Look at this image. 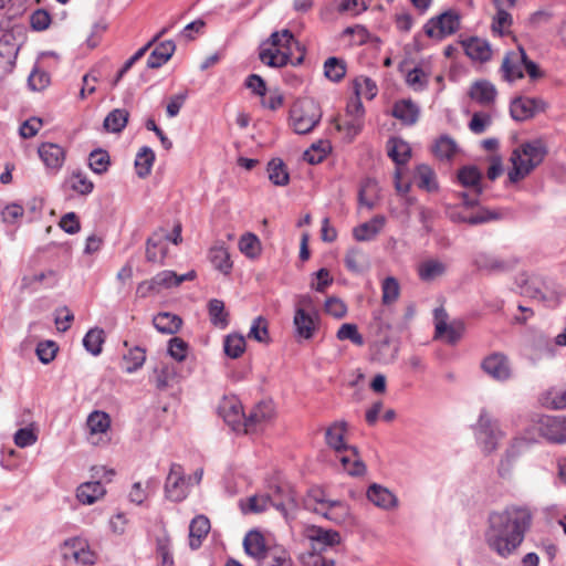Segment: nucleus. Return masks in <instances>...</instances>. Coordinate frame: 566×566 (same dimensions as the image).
I'll use <instances>...</instances> for the list:
<instances>
[{
	"instance_id": "nucleus-1",
	"label": "nucleus",
	"mask_w": 566,
	"mask_h": 566,
	"mask_svg": "<svg viewBox=\"0 0 566 566\" xmlns=\"http://www.w3.org/2000/svg\"><path fill=\"white\" fill-rule=\"evenodd\" d=\"M532 523L533 513L527 506L510 505L503 511H492L488 516L485 542L490 549L506 558L521 546Z\"/></svg>"
},
{
	"instance_id": "nucleus-2",
	"label": "nucleus",
	"mask_w": 566,
	"mask_h": 566,
	"mask_svg": "<svg viewBox=\"0 0 566 566\" xmlns=\"http://www.w3.org/2000/svg\"><path fill=\"white\" fill-rule=\"evenodd\" d=\"M547 149L541 139L523 143L511 155L512 168L509 180L513 184L524 179L534 168L543 163Z\"/></svg>"
},
{
	"instance_id": "nucleus-3",
	"label": "nucleus",
	"mask_w": 566,
	"mask_h": 566,
	"mask_svg": "<svg viewBox=\"0 0 566 566\" xmlns=\"http://www.w3.org/2000/svg\"><path fill=\"white\" fill-rule=\"evenodd\" d=\"M524 71L531 81H537L544 76L539 65L528 57L522 45H518L517 51H510L504 55L500 72L505 82L513 83L524 77Z\"/></svg>"
},
{
	"instance_id": "nucleus-4",
	"label": "nucleus",
	"mask_w": 566,
	"mask_h": 566,
	"mask_svg": "<svg viewBox=\"0 0 566 566\" xmlns=\"http://www.w3.org/2000/svg\"><path fill=\"white\" fill-rule=\"evenodd\" d=\"M321 118V107L312 97L297 99L290 111L291 125L298 135H305L312 132L319 123Z\"/></svg>"
},
{
	"instance_id": "nucleus-5",
	"label": "nucleus",
	"mask_w": 566,
	"mask_h": 566,
	"mask_svg": "<svg viewBox=\"0 0 566 566\" xmlns=\"http://www.w3.org/2000/svg\"><path fill=\"white\" fill-rule=\"evenodd\" d=\"M527 346L533 359L553 358L558 347L566 346V327L554 338L541 331H532L527 336Z\"/></svg>"
},
{
	"instance_id": "nucleus-6",
	"label": "nucleus",
	"mask_w": 566,
	"mask_h": 566,
	"mask_svg": "<svg viewBox=\"0 0 566 566\" xmlns=\"http://www.w3.org/2000/svg\"><path fill=\"white\" fill-rule=\"evenodd\" d=\"M460 14L449 9L427 21L423 25V32L428 38L443 40L446 36L454 34L460 29Z\"/></svg>"
},
{
	"instance_id": "nucleus-7",
	"label": "nucleus",
	"mask_w": 566,
	"mask_h": 566,
	"mask_svg": "<svg viewBox=\"0 0 566 566\" xmlns=\"http://www.w3.org/2000/svg\"><path fill=\"white\" fill-rule=\"evenodd\" d=\"M270 505L279 511L285 520L294 518L300 509L296 491L289 483H281L272 488L269 493Z\"/></svg>"
},
{
	"instance_id": "nucleus-8",
	"label": "nucleus",
	"mask_w": 566,
	"mask_h": 566,
	"mask_svg": "<svg viewBox=\"0 0 566 566\" xmlns=\"http://www.w3.org/2000/svg\"><path fill=\"white\" fill-rule=\"evenodd\" d=\"M515 284L521 295L531 298H539L549 307L557 306L562 303L560 295L555 292L547 294L542 289L541 281L535 276H530L526 273H522L516 276Z\"/></svg>"
},
{
	"instance_id": "nucleus-9",
	"label": "nucleus",
	"mask_w": 566,
	"mask_h": 566,
	"mask_svg": "<svg viewBox=\"0 0 566 566\" xmlns=\"http://www.w3.org/2000/svg\"><path fill=\"white\" fill-rule=\"evenodd\" d=\"M476 439L481 443L483 451L491 453L497 448L503 432L499 429L497 422L493 420L485 409L480 411L479 420L475 427Z\"/></svg>"
},
{
	"instance_id": "nucleus-10",
	"label": "nucleus",
	"mask_w": 566,
	"mask_h": 566,
	"mask_svg": "<svg viewBox=\"0 0 566 566\" xmlns=\"http://www.w3.org/2000/svg\"><path fill=\"white\" fill-rule=\"evenodd\" d=\"M62 556L65 560L73 559L76 564L83 566H93L96 563V555L91 551L86 539L82 537H71L64 541Z\"/></svg>"
},
{
	"instance_id": "nucleus-11",
	"label": "nucleus",
	"mask_w": 566,
	"mask_h": 566,
	"mask_svg": "<svg viewBox=\"0 0 566 566\" xmlns=\"http://www.w3.org/2000/svg\"><path fill=\"white\" fill-rule=\"evenodd\" d=\"M545 106L542 98L516 96L510 103V115L516 122H525L544 112Z\"/></svg>"
},
{
	"instance_id": "nucleus-12",
	"label": "nucleus",
	"mask_w": 566,
	"mask_h": 566,
	"mask_svg": "<svg viewBox=\"0 0 566 566\" xmlns=\"http://www.w3.org/2000/svg\"><path fill=\"white\" fill-rule=\"evenodd\" d=\"M538 430L548 441L564 443L566 441V417L565 416H542Z\"/></svg>"
},
{
	"instance_id": "nucleus-13",
	"label": "nucleus",
	"mask_w": 566,
	"mask_h": 566,
	"mask_svg": "<svg viewBox=\"0 0 566 566\" xmlns=\"http://www.w3.org/2000/svg\"><path fill=\"white\" fill-rule=\"evenodd\" d=\"M20 46L15 43L12 33H4L0 38V77L3 78L13 72Z\"/></svg>"
},
{
	"instance_id": "nucleus-14",
	"label": "nucleus",
	"mask_w": 566,
	"mask_h": 566,
	"mask_svg": "<svg viewBox=\"0 0 566 566\" xmlns=\"http://www.w3.org/2000/svg\"><path fill=\"white\" fill-rule=\"evenodd\" d=\"M473 264L480 271H485L490 274L509 272L517 264V259L512 258L509 260L500 259L495 255L480 252L473 258Z\"/></svg>"
},
{
	"instance_id": "nucleus-15",
	"label": "nucleus",
	"mask_w": 566,
	"mask_h": 566,
	"mask_svg": "<svg viewBox=\"0 0 566 566\" xmlns=\"http://www.w3.org/2000/svg\"><path fill=\"white\" fill-rule=\"evenodd\" d=\"M165 494L168 500L174 502H180L186 499V483L184 470L180 464L172 463L170 465V471L165 483Z\"/></svg>"
},
{
	"instance_id": "nucleus-16",
	"label": "nucleus",
	"mask_w": 566,
	"mask_h": 566,
	"mask_svg": "<svg viewBox=\"0 0 566 566\" xmlns=\"http://www.w3.org/2000/svg\"><path fill=\"white\" fill-rule=\"evenodd\" d=\"M440 315L443 316V318H447V313L443 308H436V337L444 336L448 344H457L463 335L464 324L462 322L448 324L444 319H440Z\"/></svg>"
},
{
	"instance_id": "nucleus-17",
	"label": "nucleus",
	"mask_w": 566,
	"mask_h": 566,
	"mask_svg": "<svg viewBox=\"0 0 566 566\" xmlns=\"http://www.w3.org/2000/svg\"><path fill=\"white\" fill-rule=\"evenodd\" d=\"M447 216L453 223H468L470 226L483 224L500 218L497 212L486 208H481L475 213H467L462 210L451 209L447 212Z\"/></svg>"
},
{
	"instance_id": "nucleus-18",
	"label": "nucleus",
	"mask_w": 566,
	"mask_h": 566,
	"mask_svg": "<svg viewBox=\"0 0 566 566\" xmlns=\"http://www.w3.org/2000/svg\"><path fill=\"white\" fill-rule=\"evenodd\" d=\"M292 50H283L269 45L260 44L258 48L259 60L266 66L272 69H281L291 62Z\"/></svg>"
},
{
	"instance_id": "nucleus-19",
	"label": "nucleus",
	"mask_w": 566,
	"mask_h": 566,
	"mask_svg": "<svg viewBox=\"0 0 566 566\" xmlns=\"http://www.w3.org/2000/svg\"><path fill=\"white\" fill-rule=\"evenodd\" d=\"M38 154L45 167L57 172L65 161V150L62 146L53 143H42L38 148Z\"/></svg>"
},
{
	"instance_id": "nucleus-20",
	"label": "nucleus",
	"mask_w": 566,
	"mask_h": 566,
	"mask_svg": "<svg viewBox=\"0 0 566 566\" xmlns=\"http://www.w3.org/2000/svg\"><path fill=\"white\" fill-rule=\"evenodd\" d=\"M243 547L244 552L258 563L272 552V547L266 545L264 536L258 530L248 532L243 539Z\"/></svg>"
},
{
	"instance_id": "nucleus-21",
	"label": "nucleus",
	"mask_w": 566,
	"mask_h": 566,
	"mask_svg": "<svg viewBox=\"0 0 566 566\" xmlns=\"http://www.w3.org/2000/svg\"><path fill=\"white\" fill-rule=\"evenodd\" d=\"M347 423L345 421L334 422L327 428L325 433L326 443L333 448L338 454L349 451L357 454V447L349 446L344 442V432L346 431Z\"/></svg>"
},
{
	"instance_id": "nucleus-22",
	"label": "nucleus",
	"mask_w": 566,
	"mask_h": 566,
	"mask_svg": "<svg viewBox=\"0 0 566 566\" xmlns=\"http://www.w3.org/2000/svg\"><path fill=\"white\" fill-rule=\"evenodd\" d=\"M274 409L271 401H261L254 406L244 418L243 427L245 432L255 431L259 426L269 421L273 416Z\"/></svg>"
},
{
	"instance_id": "nucleus-23",
	"label": "nucleus",
	"mask_w": 566,
	"mask_h": 566,
	"mask_svg": "<svg viewBox=\"0 0 566 566\" xmlns=\"http://www.w3.org/2000/svg\"><path fill=\"white\" fill-rule=\"evenodd\" d=\"M398 352V343L392 342L389 336H385L371 346V358L382 364H391L396 360Z\"/></svg>"
},
{
	"instance_id": "nucleus-24",
	"label": "nucleus",
	"mask_w": 566,
	"mask_h": 566,
	"mask_svg": "<svg viewBox=\"0 0 566 566\" xmlns=\"http://www.w3.org/2000/svg\"><path fill=\"white\" fill-rule=\"evenodd\" d=\"M483 370L496 380H506L511 376L507 358L502 354H493L482 361Z\"/></svg>"
},
{
	"instance_id": "nucleus-25",
	"label": "nucleus",
	"mask_w": 566,
	"mask_h": 566,
	"mask_svg": "<svg viewBox=\"0 0 566 566\" xmlns=\"http://www.w3.org/2000/svg\"><path fill=\"white\" fill-rule=\"evenodd\" d=\"M366 495L374 505L384 510H391L398 505L397 496L387 488L377 483L369 485Z\"/></svg>"
},
{
	"instance_id": "nucleus-26",
	"label": "nucleus",
	"mask_w": 566,
	"mask_h": 566,
	"mask_svg": "<svg viewBox=\"0 0 566 566\" xmlns=\"http://www.w3.org/2000/svg\"><path fill=\"white\" fill-rule=\"evenodd\" d=\"M469 96L478 104L489 106L495 102L497 91L490 81L479 80L471 85Z\"/></svg>"
},
{
	"instance_id": "nucleus-27",
	"label": "nucleus",
	"mask_w": 566,
	"mask_h": 566,
	"mask_svg": "<svg viewBox=\"0 0 566 566\" xmlns=\"http://www.w3.org/2000/svg\"><path fill=\"white\" fill-rule=\"evenodd\" d=\"M386 223L384 216H374L369 221L364 222L353 229V237L356 241L368 242L374 240Z\"/></svg>"
},
{
	"instance_id": "nucleus-28",
	"label": "nucleus",
	"mask_w": 566,
	"mask_h": 566,
	"mask_svg": "<svg viewBox=\"0 0 566 566\" xmlns=\"http://www.w3.org/2000/svg\"><path fill=\"white\" fill-rule=\"evenodd\" d=\"M391 115L403 125L412 126L419 119L420 108L411 99H400L394 104Z\"/></svg>"
},
{
	"instance_id": "nucleus-29",
	"label": "nucleus",
	"mask_w": 566,
	"mask_h": 566,
	"mask_svg": "<svg viewBox=\"0 0 566 566\" xmlns=\"http://www.w3.org/2000/svg\"><path fill=\"white\" fill-rule=\"evenodd\" d=\"M462 46L465 54L472 60L486 62L491 59L492 51L490 43L486 40L478 36H471L468 40L462 41Z\"/></svg>"
},
{
	"instance_id": "nucleus-30",
	"label": "nucleus",
	"mask_w": 566,
	"mask_h": 566,
	"mask_svg": "<svg viewBox=\"0 0 566 566\" xmlns=\"http://www.w3.org/2000/svg\"><path fill=\"white\" fill-rule=\"evenodd\" d=\"M458 180L464 188H473L475 195L483 193L482 178L483 175L474 165L463 166L458 170Z\"/></svg>"
},
{
	"instance_id": "nucleus-31",
	"label": "nucleus",
	"mask_w": 566,
	"mask_h": 566,
	"mask_svg": "<svg viewBox=\"0 0 566 566\" xmlns=\"http://www.w3.org/2000/svg\"><path fill=\"white\" fill-rule=\"evenodd\" d=\"M219 415L223 420L237 430L240 426H243L245 413L241 403L237 400H227L219 406Z\"/></svg>"
},
{
	"instance_id": "nucleus-32",
	"label": "nucleus",
	"mask_w": 566,
	"mask_h": 566,
	"mask_svg": "<svg viewBox=\"0 0 566 566\" xmlns=\"http://www.w3.org/2000/svg\"><path fill=\"white\" fill-rule=\"evenodd\" d=\"M210 531V521L205 515H197L189 525V546L191 549H198L202 539Z\"/></svg>"
},
{
	"instance_id": "nucleus-33",
	"label": "nucleus",
	"mask_w": 566,
	"mask_h": 566,
	"mask_svg": "<svg viewBox=\"0 0 566 566\" xmlns=\"http://www.w3.org/2000/svg\"><path fill=\"white\" fill-rule=\"evenodd\" d=\"M176 50V44L172 40H166L158 43L147 59V66L149 69H158L167 63Z\"/></svg>"
},
{
	"instance_id": "nucleus-34",
	"label": "nucleus",
	"mask_w": 566,
	"mask_h": 566,
	"mask_svg": "<svg viewBox=\"0 0 566 566\" xmlns=\"http://www.w3.org/2000/svg\"><path fill=\"white\" fill-rule=\"evenodd\" d=\"M106 490L101 480L82 483L76 491V497L82 504L91 505L105 494Z\"/></svg>"
},
{
	"instance_id": "nucleus-35",
	"label": "nucleus",
	"mask_w": 566,
	"mask_h": 566,
	"mask_svg": "<svg viewBox=\"0 0 566 566\" xmlns=\"http://www.w3.org/2000/svg\"><path fill=\"white\" fill-rule=\"evenodd\" d=\"M448 265L438 259H428L418 266V276L422 282H432L446 275Z\"/></svg>"
},
{
	"instance_id": "nucleus-36",
	"label": "nucleus",
	"mask_w": 566,
	"mask_h": 566,
	"mask_svg": "<svg viewBox=\"0 0 566 566\" xmlns=\"http://www.w3.org/2000/svg\"><path fill=\"white\" fill-rule=\"evenodd\" d=\"M387 154L397 166H401L407 164L410 159L411 148L409 144L401 138L392 137L387 143Z\"/></svg>"
},
{
	"instance_id": "nucleus-37",
	"label": "nucleus",
	"mask_w": 566,
	"mask_h": 566,
	"mask_svg": "<svg viewBox=\"0 0 566 566\" xmlns=\"http://www.w3.org/2000/svg\"><path fill=\"white\" fill-rule=\"evenodd\" d=\"M154 327L161 334L172 335L176 334L181 325L182 319L180 316L169 313H158L153 319Z\"/></svg>"
},
{
	"instance_id": "nucleus-38",
	"label": "nucleus",
	"mask_w": 566,
	"mask_h": 566,
	"mask_svg": "<svg viewBox=\"0 0 566 566\" xmlns=\"http://www.w3.org/2000/svg\"><path fill=\"white\" fill-rule=\"evenodd\" d=\"M294 326L300 337L304 339H311L314 336V317L302 307H297L295 310Z\"/></svg>"
},
{
	"instance_id": "nucleus-39",
	"label": "nucleus",
	"mask_w": 566,
	"mask_h": 566,
	"mask_svg": "<svg viewBox=\"0 0 566 566\" xmlns=\"http://www.w3.org/2000/svg\"><path fill=\"white\" fill-rule=\"evenodd\" d=\"M165 241L164 230L160 229L150 235L146 241V260L148 262H157L165 258L166 248L163 245Z\"/></svg>"
},
{
	"instance_id": "nucleus-40",
	"label": "nucleus",
	"mask_w": 566,
	"mask_h": 566,
	"mask_svg": "<svg viewBox=\"0 0 566 566\" xmlns=\"http://www.w3.org/2000/svg\"><path fill=\"white\" fill-rule=\"evenodd\" d=\"M326 511H319L321 514L326 520L334 522L335 524L345 523L350 515L349 506L343 501L332 500L327 502Z\"/></svg>"
},
{
	"instance_id": "nucleus-41",
	"label": "nucleus",
	"mask_w": 566,
	"mask_h": 566,
	"mask_svg": "<svg viewBox=\"0 0 566 566\" xmlns=\"http://www.w3.org/2000/svg\"><path fill=\"white\" fill-rule=\"evenodd\" d=\"M209 260L216 270L226 275L230 274L233 268L230 253L224 245L212 247L209 251Z\"/></svg>"
},
{
	"instance_id": "nucleus-42",
	"label": "nucleus",
	"mask_w": 566,
	"mask_h": 566,
	"mask_svg": "<svg viewBox=\"0 0 566 566\" xmlns=\"http://www.w3.org/2000/svg\"><path fill=\"white\" fill-rule=\"evenodd\" d=\"M431 151L440 160H451L458 153V145L449 135H441L432 145Z\"/></svg>"
},
{
	"instance_id": "nucleus-43",
	"label": "nucleus",
	"mask_w": 566,
	"mask_h": 566,
	"mask_svg": "<svg viewBox=\"0 0 566 566\" xmlns=\"http://www.w3.org/2000/svg\"><path fill=\"white\" fill-rule=\"evenodd\" d=\"M155 161V153L148 147L144 146L139 149L135 158V169L139 178H146L150 171Z\"/></svg>"
},
{
	"instance_id": "nucleus-44",
	"label": "nucleus",
	"mask_w": 566,
	"mask_h": 566,
	"mask_svg": "<svg viewBox=\"0 0 566 566\" xmlns=\"http://www.w3.org/2000/svg\"><path fill=\"white\" fill-rule=\"evenodd\" d=\"M208 313L213 326L226 328L229 325V313L221 300L212 298L208 303Z\"/></svg>"
},
{
	"instance_id": "nucleus-45",
	"label": "nucleus",
	"mask_w": 566,
	"mask_h": 566,
	"mask_svg": "<svg viewBox=\"0 0 566 566\" xmlns=\"http://www.w3.org/2000/svg\"><path fill=\"white\" fill-rule=\"evenodd\" d=\"M128 117V111L124 108H115L107 114L103 126L107 132L120 133L126 127Z\"/></svg>"
},
{
	"instance_id": "nucleus-46",
	"label": "nucleus",
	"mask_w": 566,
	"mask_h": 566,
	"mask_svg": "<svg viewBox=\"0 0 566 566\" xmlns=\"http://www.w3.org/2000/svg\"><path fill=\"white\" fill-rule=\"evenodd\" d=\"M104 342L105 332L98 327L88 329L83 337L84 348L93 356H98L102 353Z\"/></svg>"
},
{
	"instance_id": "nucleus-47",
	"label": "nucleus",
	"mask_w": 566,
	"mask_h": 566,
	"mask_svg": "<svg viewBox=\"0 0 566 566\" xmlns=\"http://www.w3.org/2000/svg\"><path fill=\"white\" fill-rule=\"evenodd\" d=\"M269 179L275 186H286L290 181V175L286 166L281 158H273L268 164Z\"/></svg>"
},
{
	"instance_id": "nucleus-48",
	"label": "nucleus",
	"mask_w": 566,
	"mask_h": 566,
	"mask_svg": "<svg viewBox=\"0 0 566 566\" xmlns=\"http://www.w3.org/2000/svg\"><path fill=\"white\" fill-rule=\"evenodd\" d=\"M111 166V157L103 148L93 149L88 155V167L96 175L105 174Z\"/></svg>"
},
{
	"instance_id": "nucleus-49",
	"label": "nucleus",
	"mask_w": 566,
	"mask_h": 566,
	"mask_svg": "<svg viewBox=\"0 0 566 566\" xmlns=\"http://www.w3.org/2000/svg\"><path fill=\"white\" fill-rule=\"evenodd\" d=\"M239 250L248 259L254 260L261 253V242L256 234L252 232L244 233L239 240Z\"/></svg>"
},
{
	"instance_id": "nucleus-50",
	"label": "nucleus",
	"mask_w": 566,
	"mask_h": 566,
	"mask_svg": "<svg viewBox=\"0 0 566 566\" xmlns=\"http://www.w3.org/2000/svg\"><path fill=\"white\" fill-rule=\"evenodd\" d=\"M324 75L332 82L338 83L346 75V64L340 57L331 56L324 62Z\"/></svg>"
},
{
	"instance_id": "nucleus-51",
	"label": "nucleus",
	"mask_w": 566,
	"mask_h": 566,
	"mask_svg": "<svg viewBox=\"0 0 566 566\" xmlns=\"http://www.w3.org/2000/svg\"><path fill=\"white\" fill-rule=\"evenodd\" d=\"M293 42L296 43V40L292 31H290L289 29H283L281 31L272 32L270 36L262 41L260 44L280 48L283 50H292Z\"/></svg>"
},
{
	"instance_id": "nucleus-52",
	"label": "nucleus",
	"mask_w": 566,
	"mask_h": 566,
	"mask_svg": "<svg viewBox=\"0 0 566 566\" xmlns=\"http://www.w3.org/2000/svg\"><path fill=\"white\" fill-rule=\"evenodd\" d=\"M259 566H293L290 553L280 546L272 547V552L269 553L263 559L258 563Z\"/></svg>"
},
{
	"instance_id": "nucleus-53",
	"label": "nucleus",
	"mask_w": 566,
	"mask_h": 566,
	"mask_svg": "<svg viewBox=\"0 0 566 566\" xmlns=\"http://www.w3.org/2000/svg\"><path fill=\"white\" fill-rule=\"evenodd\" d=\"M66 184L78 195L87 196L94 189V184L82 171H73L67 178Z\"/></svg>"
},
{
	"instance_id": "nucleus-54",
	"label": "nucleus",
	"mask_w": 566,
	"mask_h": 566,
	"mask_svg": "<svg viewBox=\"0 0 566 566\" xmlns=\"http://www.w3.org/2000/svg\"><path fill=\"white\" fill-rule=\"evenodd\" d=\"M343 469L352 476H361L366 472V464L359 458V454L352 453L350 455H338Z\"/></svg>"
},
{
	"instance_id": "nucleus-55",
	"label": "nucleus",
	"mask_w": 566,
	"mask_h": 566,
	"mask_svg": "<svg viewBox=\"0 0 566 566\" xmlns=\"http://www.w3.org/2000/svg\"><path fill=\"white\" fill-rule=\"evenodd\" d=\"M245 339L240 334H230L223 342L224 354L232 358H239L245 350Z\"/></svg>"
},
{
	"instance_id": "nucleus-56",
	"label": "nucleus",
	"mask_w": 566,
	"mask_h": 566,
	"mask_svg": "<svg viewBox=\"0 0 566 566\" xmlns=\"http://www.w3.org/2000/svg\"><path fill=\"white\" fill-rule=\"evenodd\" d=\"M310 538L314 542H317L329 547L337 545L340 542V535L337 531L325 530L321 526L312 527Z\"/></svg>"
},
{
	"instance_id": "nucleus-57",
	"label": "nucleus",
	"mask_w": 566,
	"mask_h": 566,
	"mask_svg": "<svg viewBox=\"0 0 566 566\" xmlns=\"http://www.w3.org/2000/svg\"><path fill=\"white\" fill-rule=\"evenodd\" d=\"M416 174L419 179V188L426 189L427 191L430 192L438 189V184L436 182V174L429 165H418L416 168Z\"/></svg>"
},
{
	"instance_id": "nucleus-58",
	"label": "nucleus",
	"mask_w": 566,
	"mask_h": 566,
	"mask_svg": "<svg viewBox=\"0 0 566 566\" xmlns=\"http://www.w3.org/2000/svg\"><path fill=\"white\" fill-rule=\"evenodd\" d=\"M248 337L259 343L268 344L270 342L268 321L263 316L253 319Z\"/></svg>"
},
{
	"instance_id": "nucleus-59",
	"label": "nucleus",
	"mask_w": 566,
	"mask_h": 566,
	"mask_svg": "<svg viewBox=\"0 0 566 566\" xmlns=\"http://www.w3.org/2000/svg\"><path fill=\"white\" fill-rule=\"evenodd\" d=\"M50 74L35 64L28 77V86L32 91H42L50 85Z\"/></svg>"
},
{
	"instance_id": "nucleus-60",
	"label": "nucleus",
	"mask_w": 566,
	"mask_h": 566,
	"mask_svg": "<svg viewBox=\"0 0 566 566\" xmlns=\"http://www.w3.org/2000/svg\"><path fill=\"white\" fill-rule=\"evenodd\" d=\"M365 261L366 255L358 247L349 248L344 259L346 268L354 273H359L363 271V263Z\"/></svg>"
},
{
	"instance_id": "nucleus-61",
	"label": "nucleus",
	"mask_w": 566,
	"mask_h": 566,
	"mask_svg": "<svg viewBox=\"0 0 566 566\" xmlns=\"http://www.w3.org/2000/svg\"><path fill=\"white\" fill-rule=\"evenodd\" d=\"M382 303L389 305L397 301L400 294L398 280L394 276H387L381 283Z\"/></svg>"
},
{
	"instance_id": "nucleus-62",
	"label": "nucleus",
	"mask_w": 566,
	"mask_h": 566,
	"mask_svg": "<svg viewBox=\"0 0 566 566\" xmlns=\"http://www.w3.org/2000/svg\"><path fill=\"white\" fill-rule=\"evenodd\" d=\"M124 360L129 365L126 366V371L132 374L138 370L146 360V350L139 346L130 348L127 354L124 355Z\"/></svg>"
},
{
	"instance_id": "nucleus-63",
	"label": "nucleus",
	"mask_w": 566,
	"mask_h": 566,
	"mask_svg": "<svg viewBox=\"0 0 566 566\" xmlns=\"http://www.w3.org/2000/svg\"><path fill=\"white\" fill-rule=\"evenodd\" d=\"M109 417L103 411H94L87 418V427L92 433H104L109 428Z\"/></svg>"
},
{
	"instance_id": "nucleus-64",
	"label": "nucleus",
	"mask_w": 566,
	"mask_h": 566,
	"mask_svg": "<svg viewBox=\"0 0 566 566\" xmlns=\"http://www.w3.org/2000/svg\"><path fill=\"white\" fill-rule=\"evenodd\" d=\"M339 340H350L353 344L357 346H363L365 340L363 335L358 332L357 325L353 323L343 324L336 334Z\"/></svg>"
}]
</instances>
